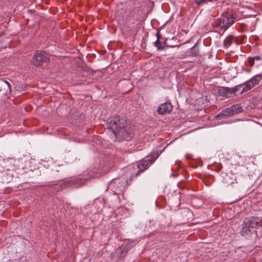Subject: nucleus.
Segmentation results:
<instances>
[{
  "mask_svg": "<svg viewBox=\"0 0 262 262\" xmlns=\"http://www.w3.org/2000/svg\"><path fill=\"white\" fill-rule=\"evenodd\" d=\"M47 256H49V253H47Z\"/></svg>",
  "mask_w": 262,
  "mask_h": 262,
  "instance_id": "25",
  "label": "nucleus"
},
{
  "mask_svg": "<svg viewBox=\"0 0 262 262\" xmlns=\"http://www.w3.org/2000/svg\"><path fill=\"white\" fill-rule=\"evenodd\" d=\"M135 245L136 243L133 242L132 243H128L125 246L118 247L114 253V256L117 258L125 257L129 249Z\"/></svg>",
  "mask_w": 262,
  "mask_h": 262,
  "instance_id": "8",
  "label": "nucleus"
},
{
  "mask_svg": "<svg viewBox=\"0 0 262 262\" xmlns=\"http://www.w3.org/2000/svg\"><path fill=\"white\" fill-rule=\"evenodd\" d=\"M249 64L251 67H253L254 64V59L253 57H250L249 59Z\"/></svg>",
  "mask_w": 262,
  "mask_h": 262,
  "instance_id": "18",
  "label": "nucleus"
},
{
  "mask_svg": "<svg viewBox=\"0 0 262 262\" xmlns=\"http://www.w3.org/2000/svg\"><path fill=\"white\" fill-rule=\"evenodd\" d=\"M158 157V155H152L151 157H148L140 161L137 165L139 170L136 173V176H138L147 169L155 162Z\"/></svg>",
  "mask_w": 262,
  "mask_h": 262,
  "instance_id": "7",
  "label": "nucleus"
},
{
  "mask_svg": "<svg viewBox=\"0 0 262 262\" xmlns=\"http://www.w3.org/2000/svg\"><path fill=\"white\" fill-rule=\"evenodd\" d=\"M259 220L258 217H251L246 218L242 225L241 234L246 238H250L256 233L255 229L257 227Z\"/></svg>",
  "mask_w": 262,
  "mask_h": 262,
  "instance_id": "2",
  "label": "nucleus"
},
{
  "mask_svg": "<svg viewBox=\"0 0 262 262\" xmlns=\"http://www.w3.org/2000/svg\"><path fill=\"white\" fill-rule=\"evenodd\" d=\"M227 91H228V90L226 89V88H224L219 90L218 93L222 96L228 97Z\"/></svg>",
  "mask_w": 262,
  "mask_h": 262,
  "instance_id": "15",
  "label": "nucleus"
},
{
  "mask_svg": "<svg viewBox=\"0 0 262 262\" xmlns=\"http://www.w3.org/2000/svg\"><path fill=\"white\" fill-rule=\"evenodd\" d=\"M3 83L6 84L8 86V88L10 89V84L8 81L4 80L3 81Z\"/></svg>",
  "mask_w": 262,
  "mask_h": 262,
  "instance_id": "22",
  "label": "nucleus"
},
{
  "mask_svg": "<svg viewBox=\"0 0 262 262\" xmlns=\"http://www.w3.org/2000/svg\"><path fill=\"white\" fill-rule=\"evenodd\" d=\"M235 13L234 12H225L217 19V24L222 29L225 30L235 22Z\"/></svg>",
  "mask_w": 262,
  "mask_h": 262,
  "instance_id": "4",
  "label": "nucleus"
},
{
  "mask_svg": "<svg viewBox=\"0 0 262 262\" xmlns=\"http://www.w3.org/2000/svg\"><path fill=\"white\" fill-rule=\"evenodd\" d=\"M85 181V180L80 178H74L67 181V183L64 185V182L60 181L57 183H53L50 184V190H51L52 192L55 193L66 187L73 186L75 187H78L83 185Z\"/></svg>",
  "mask_w": 262,
  "mask_h": 262,
  "instance_id": "3",
  "label": "nucleus"
},
{
  "mask_svg": "<svg viewBox=\"0 0 262 262\" xmlns=\"http://www.w3.org/2000/svg\"><path fill=\"white\" fill-rule=\"evenodd\" d=\"M165 48H174V47H179V46H169V45H167L166 43L165 45Z\"/></svg>",
  "mask_w": 262,
  "mask_h": 262,
  "instance_id": "21",
  "label": "nucleus"
},
{
  "mask_svg": "<svg viewBox=\"0 0 262 262\" xmlns=\"http://www.w3.org/2000/svg\"><path fill=\"white\" fill-rule=\"evenodd\" d=\"M49 59L48 54L45 51H37L34 54L31 62L36 67L42 66L44 62H46Z\"/></svg>",
  "mask_w": 262,
  "mask_h": 262,
  "instance_id": "6",
  "label": "nucleus"
},
{
  "mask_svg": "<svg viewBox=\"0 0 262 262\" xmlns=\"http://www.w3.org/2000/svg\"><path fill=\"white\" fill-rule=\"evenodd\" d=\"M195 3L199 6L203 5L208 2H212L214 0H194Z\"/></svg>",
  "mask_w": 262,
  "mask_h": 262,
  "instance_id": "16",
  "label": "nucleus"
},
{
  "mask_svg": "<svg viewBox=\"0 0 262 262\" xmlns=\"http://www.w3.org/2000/svg\"><path fill=\"white\" fill-rule=\"evenodd\" d=\"M261 79L262 74H258L252 77L250 79L246 81L242 84H241V88L243 87L241 92V94H242L244 93L248 92L252 89L259 83Z\"/></svg>",
  "mask_w": 262,
  "mask_h": 262,
  "instance_id": "5",
  "label": "nucleus"
},
{
  "mask_svg": "<svg viewBox=\"0 0 262 262\" xmlns=\"http://www.w3.org/2000/svg\"><path fill=\"white\" fill-rule=\"evenodd\" d=\"M191 53L194 56H196L199 54V50L195 48V46H193L191 49Z\"/></svg>",
  "mask_w": 262,
  "mask_h": 262,
  "instance_id": "17",
  "label": "nucleus"
},
{
  "mask_svg": "<svg viewBox=\"0 0 262 262\" xmlns=\"http://www.w3.org/2000/svg\"><path fill=\"white\" fill-rule=\"evenodd\" d=\"M186 211L188 212V213H190V211L189 209H186Z\"/></svg>",
  "mask_w": 262,
  "mask_h": 262,
  "instance_id": "24",
  "label": "nucleus"
},
{
  "mask_svg": "<svg viewBox=\"0 0 262 262\" xmlns=\"http://www.w3.org/2000/svg\"><path fill=\"white\" fill-rule=\"evenodd\" d=\"M253 58L254 59V60H262V56L259 55L254 56Z\"/></svg>",
  "mask_w": 262,
  "mask_h": 262,
  "instance_id": "19",
  "label": "nucleus"
},
{
  "mask_svg": "<svg viewBox=\"0 0 262 262\" xmlns=\"http://www.w3.org/2000/svg\"><path fill=\"white\" fill-rule=\"evenodd\" d=\"M233 112L231 106L228 108H226L223 110L220 114H219L216 117L219 118L222 116H233Z\"/></svg>",
  "mask_w": 262,
  "mask_h": 262,
  "instance_id": "10",
  "label": "nucleus"
},
{
  "mask_svg": "<svg viewBox=\"0 0 262 262\" xmlns=\"http://www.w3.org/2000/svg\"><path fill=\"white\" fill-rule=\"evenodd\" d=\"M155 46L158 48V50H163L165 48V42H161L160 40H156L155 42Z\"/></svg>",
  "mask_w": 262,
  "mask_h": 262,
  "instance_id": "14",
  "label": "nucleus"
},
{
  "mask_svg": "<svg viewBox=\"0 0 262 262\" xmlns=\"http://www.w3.org/2000/svg\"><path fill=\"white\" fill-rule=\"evenodd\" d=\"M106 127L119 140H128L130 138V129L127 126L126 119L123 117L120 116L110 117L107 121Z\"/></svg>",
  "mask_w": 262,
  "mask_h": 262,
  "instance_id": "1",
  "label": "nucleus"
},
{
  "mask_svg": "<svg viewBox=\"0 0 262 262\" xmlns=\"http://www.w3.org/2000/svg\"><path fill=\"white\" fill-rule=\"evenodd\" d=\"M231 107L232 108L233 115L234 114H237L243 111V108L239 104L233 105L231 106Z\"/></svg>",
  "mask_w": 262,
  "mask_h": 262,
  "instance_id": "12",
  "label": "nucleus"
},
{
  "mask_svg": "<svg viewBox=\"0 0 262 262\" xmlns=\"http://www.w3.org/2000/svg\"><path fill=\"white\" fill-rule=\"evenodd\" d=\"M234 40V38L232 36H228L224 41V43L225 47H229Z\"/></svg>",
  "mask_w": 262,
  "mask_h": 262,
  "instance_id": "13",
  "label": "nucleus"
},
{
  "mask_svg": "<svg viewBox=\"0 0 262 262\" xmlns=\"http://www.w3.org/2000/svg\"><path fill=\"white\" fill-rule=\"evenodd\" d=\"M239 88H241V85H237L233 88H226V89L228 90V91H227L228 97H230L231 95L235 94L239 90Z\"/></svg>",
  "mask_w": 262,
  "mask_h": 262,
  "instance_id": "11",
  "label": "nucleus"
},
{
  "mask_svg": "<svg viewBox=\"0 0 262 262\" xmlns=\"http://www.w3.org/2000/svg\"><path fill=\"white\" fill-rule=\"evenodd\" d=\"M172 110V106L170 102H165L161 104L157 108V112L159 115L169 114Z\"/></svg>",
  "mask_w": 262,
  "mask_h": 262,
  "instance_id": "9",
  "label": "nucleus"
},
{
  "mask_svg": "<svg viewBox=\"0 0 262 262\" xmlns=\"http://www.w3.org/2000/svg\"><path fill=\"white\" fill-rule=\"evenodd\" d=\"M156 36H157V40H160V38L161 37V35L160 34V33L159 32H157V34H156Z\"/></svg>",
  "mask_w": 262,
  "mask_h": 262,
  "instance_id": "20",
  "label": "nucleus"
},
{
  "mask_svg": "<svg viewBox=\"0 0 262 262\" xmlns=\"http://www.w3.org/2000/svg\"><path fill=\"white\" fill-rule=\"evenodd\" d=\"M52 11H53V13H56V9H55V8H53V9H52Z\"/></svg>",
  "mask_w": 262,
  "mask_h": 262,
  "instance_id": "23",
  "label": "nucleus"
}]
</instances>
